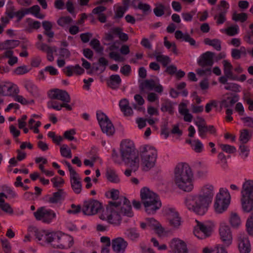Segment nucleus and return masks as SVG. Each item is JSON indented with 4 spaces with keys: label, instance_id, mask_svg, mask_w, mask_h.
I'll return each mask as SVG.
<instances>
[{
    "label": "nucleus",
    "instance_id": "1",
    "mask_svg": "<svg viewBox=\"0 0 253 253\" xmlns=\"http://www.w3.org/2000/svg\"><path fill=\"white\" fill-rule=\"evenodd\" d=\"M119 193L118 190L113 189L106 193V196L112 199L109 202L107 209L110 213L108 220L110 223L116 225L121 223L123 216L133 215L129 201L124 196H119Z\"/></svg>",
    "mask_w": 253,
    "mask_h": 253
},
{
    "label": "nucleus",
    "instance_id": "2",
    "mask_svg": "<svg viewBox=\"0 0 253 253\" xmlns=\"http://www.w3.org/2000/svg\"><path fill=\"white\" fill-rule=\"evenodd\" d=\"M173 181L176 186L183 191L190 192L193 190V174L188 164L180 163L176 165L174 170Z\"/></svg>",
    "mask_w": 253,
    "mask_h": 253
},
{
    "label": "nucleus",
    "instance_id": "3",
    "mask_svg": "<svg viewBox=\"0 0 253 253\" xmlns=\"http://www.w3.org/2000/svg\"><path fill=\"white\" fill-rule=\"evenodd\" d=\"M120 152L125 164L135 171L139 168V159L133 142L129 140L122 141L120 145Z\"/></svg>",
    "mask_w": 253,
    "mask_h": 253
},
{
    "label": "nucleus",
    "instance_id": "4",
    "mask_svg": "<svg viewBox=\"0 0 253 253\" xmlns=\"http://www.w3.org/2000/svg\"><path fill=\"white\" fill-rule=\"evenodd\" d=\"M141 202L145 211L148 214H153L162 206L158 196L147 187L143 188L140 191Z\"/></svg>",
    "mask_w": 253,
    "mask_h": 253
},
{
    "label": "nucleus",
    "instance_id": "5",
    "mask_svg": "<svg viewBox=\"0 0 253 253\" xmlns=\"http://www.w3.org/2000/svg\"><path fill=\"white\" fill-rule=\"evenodd\" d=\"M186 208L199 215L204 214L211 204L198 193L188 195L185 199Z\"/></svg>",
    "mask_w": 253,
    "mask_h": 253
},
{
    "label": "nucleus",
    "instance_id": "6",
    "mask_svg": "<svg viewBox=\"0 0 253 253\" xmlns=\"http://www.w3.org/2000/svg\"><path fill=\"white\" fill-rule=\"evenodd\" d=\"M139 89L142 94L147 95L146 99L148 102L157 103H159V95L157 93L151 91L154 90L156 92L161 94L164 90L163 86L158 82L152 79L143 81L139 85Z\"/></svg>",
    "mask_w": 253,
    "mask_h": 253
},
{
    "label": "nucleus",
    "instance_id": "7",
    "mask_svg": "<svg viewBox=\"0 0 253 253\" xmlns=\"http://www.w3.org/2000/svg\"><path fill=\"white\" fill-rule=\"evenodd\" d=\"M141 166L144 171H148L155 166L157 151L150 145H144L140 148Z\"/></svg>",
    "mask_w": 253,
    "mask_h": 253
},
{
    "label": "nucleus",
    "instance_id": "8",
    "mask_svg": "<svg viewBox=\"0 0 253 253\" xmlns=\"http://www.w3.org/2000/svg\"><path fill=\"white\" fill-rule=\"evenodd\" d=\"M231 201V196L225 188H220L216 194L213 204V208L216 213H222L228 209Z\"/></svg>",
    "mask_w": 253,
    "mask_h": 253
},
{
    "label": "nucleus",
    "instance_id": "9",
    "mask_svg": "<svg viewBox=\"0 0 253 253\" xmlns=\"http://www.w3.org/2000/svg\"><path fill=\"white\" fill-rule=\"evenodd\" d=\"M46 237V242H53L52 245L55 248L63 249L69 248L72 245V238L60 232H48Z\"/></svg>",
    "mask_w": 253,
    "mask_h": 253
},
{
    "label": "nucleus",
    "instance_id": "10",
    "mask_svg": "<svg viewBox=\"0 0 253 253\" xmlns=\"http://www.w3.org/2000/svg\"><path fill=\"white\" fill-rule=\"evenodd\" d=\"M96 116L102 131L108 136L113 135L115 129L108 117L104 113L100 111L97 112Z\"/></svg>",
    "mask_w": 253,
    "mask_h": 253
},
{
    "label": "nucleus",
    "instance_id": "11",
    "mask_svg": "<svg viewBox=\"0 0 253 253\" xmlns=\"http://www.w3.org/2000/svg\"><path fill=\"white\" fill-rule=\"evenodd\" d=\"M34 215L37 220L46 224L50 223L56 217V213L53 210L44 207L38 209L34 212Z\"/></svg>",
    "mask_w": 253,
    "mask_h": 253
},
{
    "label": "nucleus",
    "instance_id": "12",
    "mask_svg": "<svg viewBox=\"0 0 253 253\" xmlns=\"http://www.w3.org/2000/svg\"><path fill=\"white\" fill-rule=\"evenodd\" d=\"M165 214L169 225L173 229H177L181 224V219L178 212L172 208L165 210Z\"/></svg>",
    "mask_w": 253,
    "mask_h": 253
},
{
    "label": "nucleus",
    "instance_id": "13",
    "mask_svg": "<svg viewBox=\"0 0 253 253\" xmlns=\"http://www.w3.org/2000/svg\"><path fill=\"white\" fill-rule=\"evenodd\" d=\"M220 239L225 247L230 246L233 241V235L230 226L225 222L220 223L219 228Z\"/></svg>",
    "mask_w": 253,
    "mask_h": 253
},
{
    "label": "nucleus",
    "instance_id": "14",
    "mask_svg": "<svg viewBox=\"0 0 253 253\" xmlns=\"http://www.w3.org/2000/svg\"><path fill=\"white\" fill-rule=\"evenodd\" d=\"M196 225L195 226L193 233L198 239H203L209 237L212 232V229L207 222H201L196 220Z\"/></svg>",
    "mask_w": 253,
    "mask_h": 253
},
{
    "label": "nucleus",
    "instance_id": "15",
    "mask_svg": "<svg viewBox=\"0 0 253 253\" xmlns=\"http://www.w3.org/2000/svg\"><path fill=\"white\" fill-rule=\"evenodd\" d=\"M102 209L101 204L95 200H91L84 203L82 211L84 214L94 215Z\"/></svg>",
    "mask_w": 253,
    "mask_h": 253
},
{
    "label": "nucleus",
    "instance_id": "16",
    "mask_svg": "<svg viewBox=\"0 0 253 253\" xmlns=\"http://www.w3.org/2000/svg\"><path fill=\"white\" fill-rule=\"evenodd\" d=\"M19 92L17 85L11 82H2L0 83V93L3 96L12 97Z\"/></svg>",
    "mask_w": 253,
    "mask_h": 253
},
{
    "label": "nucleus",
    "instance_id": "17",
    "mask_svg": "<svg viewBox=\"0 0 253 253\" xmlns=\"http://www.w3.org/2000/svg\"><path fill=\"white\" fill-rule=\"evenodd\" d=\"M198 194L211 204L215 194L214 186L211 183H206L199 187Z\"/></svg>",
    "mask_w": 253,
    "mask_h": 253
},
{
    "label": "nucleus",
    "instance_id": "18",
    "mask_svg": "<svg viewBox=\"0 0 253 253\" xmlns=\"http://www.w3.org/2000/svg\"><path fill=\"white\" fill-rule=\"evenodd\" d=\"M238 247L240 253H250L251 245L248 236L244 233H240L237 237Z\"/></svg>",
    "mask_w": 253,
    "mask_h": 253
},
{
    "label": "nucleus",
    "instance_id": "19",
    "mask_svg": "<svg viewBox=\"0 0 253 253\" xmlns=\"http://www.w3.org/2000/svg\"><path fill=\"white\" fill-rule=\"evenodd\" d=\"M49 97L52 99H57L63 102L69 103L71 98L68 93L64 90L54 89L50 90L48 93Z\"/></svg>",
    "mask_w": 253,
    "mask_h": 253
},
{
    "label": "nucleus",
    "instance_id": "20",
    "mask_svg": "<svg viewBox=\"0 0 253 253\" xmlns=\"http://www.w3.org/2000/svg\"><path fill=\"white\" fill-rule=\"evenodd\" d=\"M171 253H188L185 244L180 240L173 239L170 243Z\"/></svg>",
    "mask_w": 253,
    "mask_h": 253
},
{
    "label": "nucleus",
    "instance_id": "21",
    "mask_svg": "<svg viewBox=\"0 0 253 253\" xmlns=\"http://www.w3.org/2000/svg\"><path fill=\"white\" fill-rule=\"evenodd\" d=\"M213 53L207 51L202 54L198 60V65L201 67L211 66L213 64Z\"/></svg>",
    "mask_w": 253,
    "mask_h": 253
},
{
    "label": "nucleus",
    "instance_id": "22",
    "mask_svg": "<svg viewBox=\"0 0 253 253\" xmlns=\"http://www.w3.org/2000/svg\"><path fill=\"white\" fill-rule=\"evenodd\" d=\"M127 246V242L121 237H118L112 241L113 250L117 253H124Z\"/></svg>",
    "mask_w": 253,
    "mask_h": 253
},
{
    "label": "nucleus",
    "instance_id": "23",
    "mask_svg": "<svg viewBox=\"0 0 253 253\" xmlns=\"http://www.w3.org/2000/svg\"><path fill=\"white\" fill-rule=\"evenodd\" d=\"M241 197L253 198V180H246L243 183L241 190Z\"/></svg>",
    "mask_w": 253,
    "mask_h": 253
},
{
    "label": "nucleus",
    "instance_id": "24",
    "mask_svg": "<svg viewBox=\"0 0 253 253\" xmlns=\"http://www.w3.org/2000/svg\"><path fill=\"white\" fill-rule=\"evenodd\" d=\"M148 227L149 229L154 230L157 234L161 235L165 232V229L157 220L153 218H148L146 219Z\"/></svg>",
    "mask_w": 253,
    "mask_h": 253
},
{
    "label": "nucleus",
    "instance_id": "25",
    "mask_svg": "<svg viewBox=\"0 0 253 253\" xmlns=\"http://www.w3.org/2000/svg\"><path fill=\"white\" fill-rule=\"evenodd\" d=\"M175 37L177 40L189 42L192 46L198 47V44L196 43L195 40L187 33L184 34L181 31L177 30L175 32Z\"/></svg>",
    "mask_w": 253,
    "mask_h": 253
},
{
    "label": "nucleus",
    "instance_id": "26",
    "mask_svg": "<svg viewBox=\"0 0 253 253\" xmlns=\"http://www.w3.org/2000/svg\"><path fill=\"white\" fill-rule=\"evenodd\" d=\"M24 86L27 91L33 96L37 97L40 95V90L37 86L31 81L25 80L23 83Z\"/></svg>",
    "mask_w": 253,
    "mask_h": 253
},
{
    "label": "nucleus",
    "instance_id": "27",
    "mask_svg": "<svg viewBox=\"0 0 253 253\" xmlns=\"http://www.w3.org/2000/svg\"><path fill=\"white\" fill-rule=\"evenodd\" d=\"M70 176L71 186L74 192L76 194L81 192L82 186L80 181V178L77 173L73 174Z\"/></svg>",
    "mask_w": 253,
    "mask_h": 253
},
{
    "label": "nucleus",
    "instance_id": "28",
    "mask_svg": "<svg viewBox=\"0 0 253 253\" xmlns=\"http://www.w3.org/2000/svg\"><path fill=\"white\" fill-rule=\"evenodd\" d=\"M178 111L179 113L183 116V120L185 122H191L192 121L193 116L190 113L186 103L181 102L179 104Z\"/></svg>",
    "mask_w": 253,
    "mask_h": 253
},
{
    "label": "nucleus",
    "instance_id": "29",
    "mask_svg": "<svg viewBox=\"0 0 253 253\" xmlns=\"http://www.w3.org/2000/svg\"><path fill=\"white\" fill-rule=\"evenodd\" d=\"M186 142L190 145L191 149L196 153H201L204 150V145L198 139H187Z\"/></svg>",
    "mask_w": 253,
    "mask_h": 253
},
{
    "label": "nucleus",
    "instance_id": "30",
    "mask_svg": "<svg viewBox=\"0 0 253 253\" xmlns=\"http://www.w3.org/2000/svg\"><path fill=\"white\" fill-rule=\"evenodd\" d=\"M241 203L244 212H250L253 210V198L241 197Z\"/></svg>",
    "mask_w": 253,
    "mask_h": 253
},
{
    "label": "nucleus",
    "instance_id": "31",
    "mask_svg": "<svg viewBox=\"0 0 253 253\" xmlns=\"http://www.w3.org/2000/svg\"><path fill=\"white\" fill-rule=\"evenodd\" d=\"M4 198H7V196L3 192L0 193V208L4 212L12 214L13 213V209L8 203L5 202Z\"/></svg>",
    "mask_w": 253,
    "mask_h": 253
},
{
    "label": "nucleus",
    "instance_id": "32",
    "mask_svg": "<svg viewBox=\"0 0 253 253\" xmlns=\"http://www.w3.org/2000/svg\"><path fill=\"white\" fill-rule=\"evenodd\" d=\"M119 106L121 111L126 116H130L133 114V110L131 107L129 105L128 101L126 99H124L120 101Z\"/></svg>",
    "mask_w": 253,
    "mask_h": 253
},
{
    "label": "nucleus",
    "instance_id": "33",
    "mask_svg": "<svg viewBox=\"0 0 253 253\" xmlns=\"http://www.w3.org/2000/svg\"><path fill=\"white\" fill-rule=\"evenodd\" d=\"M66 196V193L63 189H59L56 192L49 197L48 201L51 204H57L61 200H63Z\"/></svg>",
    "mask_w": 253,
    "mask_h": 253
},
{
    "label": "nucleus",
    "instance_id": "34",
    "mask_svg": "<svg viewBox=\"0 0 253 253\" xmlns=\"http://www.w3.org/2000/svg\"><path fill=\"white\" fill-rule=\"evenodd\" d=\"M229 222L233 228H238L242 225V220L238 213L232 212L230 214Z\"/></svg>",
    "mask_w": 253,
    "mask_h": 253
},
{
    "label": "nucleus",
    "instance_id": "35",
    "mask_svg": "<svg viewBox=\"0 0 253 253\" xmlns=\"http://www.w3.org/2000/svg\"><path fill=\"white\" fill-rule=\"evenodd\" d=\"M106 178L108 181L114 183H118L120 179L116 171L111 168H108L106 173Z\"/></svg>",
    "mask_w": 253,
    "mask_h": 253
},
{
    "label": "nucleus",
    "instance_id": "36",
    "mask_svg": "<svg viewBox=\"0 0 253 253\" xmlns=\"http://www.w3.org/2000/svg\"><path fill=\"white\" fill-rule=\"evenodd\" d=\"M19 44L18 40H6L0 43V50L11 49L18 46Z\"/></svg>",
    "mask_w": 253,
    "mask_h": 253
},
{
    "label": "nucleus",
    "instance_id": "37",
    "mask_svg": "<svg viewBox=\"0 0 253 253\" xmlns=\"http://www.w3.org/2000/svg\"><path fill=\"white\" fill-rule=\"evenodd\" d=\"M121 83V79L118 75H113L108 81V86L113 89L118 88Z\"/></svg>",
    "mask_w": 253,
    "mask_h": 253
},
{
    "label": "nucleus",
    "instance_id": "38",
    "mask_svg": "<svg viewBox=\"0 0 253 253\" xmlns=\"http://www.w3.org/2000/svg\"><path fill=\"white\" fill-rule=\"evenodd\" d=\"M40 7L38 5H35L30 8H26V13L32 14L34 15L36 17L39 19H43L44 18V15L40 13Z\"/></svg>",
    "mask_w": 253,
    "mask_h": 253
},
{
    "label": "nucleus",
    "instance_id": "39",
    "mask_svg": "<svg viewBox=\"0 0 253 253\" xmlns=\"http://www.w3.org/2000/svg\"><path fill=\"white\" fill-rule=\"evenodd\" d=\"M174 108L172 102L166 99L162 103L161 110L164 112H168L170 114L173 113Z\"/></svg>",
    "mask_w": 253,
    "mask_h": 253
},
{
    "label": "nucleus",
    "instance_id": "40",
    "mask_svg": "<svg viewBox=\"0 0 253 253\" xmlns=\"http://www.w3.org/2000/svg\"><path fill=\"white\" fill-rule=\"evenodd\" d=\"M36 46L38 49L46 53H51L53 50H57L55 46H50L45 43L39 42L36 43Z\"/></svg>",
    "mask_w": 253,
    "mask_h": 253
},
{
    "label": "nucleus",
    "instance_id": "41",
    "mask_svg": "<svg viewBox=\"0 0 253 253\" xmlns=\"http://www.w3.org/2000/svg\"><path fill=\"white\" fill-rule=\"evenodd\" d=\"M204 42L206 44L212 46L217 51L221 50V42L219 40H211L207 38L205 40Z\"/></svg>",
    "mask_w": 253,
    "mask_h": 253
},
{
    "label": "nucleus",
    "instance_id": "42",
    "mask_svg": "<svg viewBox=\"0 0 253 253\" xmlns=\"http://www.w3.org/2000/svg\"><path fill=\"white\" fill-rule=\"evenodd\" d=\"M112 32L113 34L118 36L120 40L123 42H126L128 39V35L123 32V30L120 27H116L112 29Z\"/></svg>",
    "mask_w": 253,
    "mask_h": 253
},
{
    "label": "nucleus",
    "instance_id": "43",
    "mask_svg": "<svg viewBox=\"0 0 253 253\" xmlns=\"http://www.w3.org/2000/svg\"><path fill=\"white\" fill-rule=\"evenodd\" d=\"M154 56L156 60L161 63L164 66H167L171 61L169 56L164 55L161 53H156Z\"/></svg>",
    "mask_w": 253,
    "mask_h": 253
},
{
    "label": "nucleus",
    "instance_id": "44",
    "mask_svg": "<svg viewBox=\"0 0 253 253\" xmlns=\"http://www.w3.org/2000/svg\"><path fill=\"white\" fill-rule=\"evenodd\" d=\"M246 228L249 235L253 236V212L247 219L246 222Z\"/></svg>",
    "mask_w": 253,
    "mask_h": 253
},
{
    "label": "nucleus",
    "instance_id": "45",
    "mask_svg": "<svg viewBox=\"0 0 253 253\" xmlns=\"http://www.w3.org/2000/svg\"><path fill=\"white\" fill-rule=\"evenodd\" d=\"M222 64L224 67L223 70L225 76L228 78H231L232 76V66L231 64L226 60H224L222 61Z\"/></svg>",
    "mask_w": 253,
    "mask_h": 253
},
{
    "label": "nucleus",
    "instance_id": "46",
    "mask_svg": "<svg viewBox=\"0 0 253 253\" xmlns=\"http://www.w3.org/2000/svg\"><path fill=\"white\" fill-rule=\"evenodd\" d=\"M126 236L131 240H135L139 237V233L135 228H130L125 232Z\"/></svg>",
    "mask_w": 253,
    "mask_h": 253
},
{
    "label": "nucleus",
    "instance_id": "47",
    "mask_svg": "<svg viewBox=\"0 0 253 253\" xmlns=\"http://www.w3.org/2000/svg\"><path fill=\"white\" fill-rule=\"evenodd\" d=\"M223 32H225L229 36H234L238 34L239 27L237 25L230 26L224 30H222Z\"/></svg>",
    "mask_w": 253,
    "mask_h": 253
},
{
    "label": "nucleus",
    "instance_id": "48",
    "mask_svg": "<svg viewBox=\"0 0 253 253\" xmlns=\"http://www.w3.org/2000/svg\"><path fill=\"white\" fill-rule=\"evenodd\" d=\"M196 72L198 75L201 77L208 76L211 74V68L206 67V66L197 69Z\"/></svg>",
    "mask_w": 253,
    "mask_h": 253
},
{
    "label": "nucleus",
    "instance_id": "49",
    "mask_svg": "<svg viewBox=\"0 0 253 253\" xmlns=\"http://www.w3.org/2000/svg\"><path fill=\"white\" fill-rule=\"evenodd\" d=\"M127 6L124 5V6H118L115 11L114 18L115 19H119L123 17L127 9Z\"/></svg>",
    "mask_w": 253,
    "mask_h": 253
},
{
    "label": "nucleus",
    "instance_id": "50",
    "mask_svg": "<svg viewBox=\"0 0 253 253\" xmlns=\"http://www.w3.org/2000/svg\"><path fill=\"white\" fill-rule=\"evenodd\" d=\"M226 10H223L219 12L218 14L214 16V18L216 20V23L218 25L223 24L226 20Z\"/></svg>",
    "mask_w": 253,
    "mask_h": 253
},
{
    "label": "nucleus",
    "instance_id": "51",
    "mask_svg": "<svg viewBox=\"0 0 253 253\" xmlns=\"http://www.w3.org/2000/svg\"><path fill=\"white\" fill-rule=\"evenodd\" d=\"M245 48L243 46H242L239 49H232L231 51V56L233 58L235 59H238L241 58L242 53L245 54Z\"/></svg>",
    "mask_w": 253,
    "mask_h": 253
},
{
    "label": "nucleus",
    "instance_id": "52",
    "mask_svg": "<svg viewBox=\"0 0 253 253\" xmlns=\"http://www.w3.org/2000/svg\"><path fill=\"white\" fill-rule=\"evenodd\" d=\"M219 146L221 150L228 154H233L236 152V148L234 146L228 144H221Z\"/></svg>",
    "mask_w": 253,
    "mask_h": 253
},
{
    "label": "nucleus",
    "instance_id": "53",
    "mask_svg": "<svg viewBox=\"0 0 253 253\" xmlns=\"http://www.w3.org/2000/svg\"><path fill=\"white\" fill-rule=\"evenodd\" d=\"M165 6L162 3H157L153 9L154 14L156 16L161 17L164 14Z\"/></svg>",
    "mask_w": 253,
    "mask_h": 253
},
{
    "label": "nucleus",
    "instance_id": "54",
    "mask_svg": "<svg viewBox=\"0 0 253 253\" xmlns=\"http://www.w3.org/2000/svg\"><path fill=\"white\" fill-rule=\"evenodd\" d=\"M90 44L91 46L97 52H101L103 51V48L101 46L100 42L96 39H92L90 42Z\"/></svg>",
    "mask_w": 253,
    "mask_h": 253
},
{
    "label": "nucleus",
    "instance_id": "55",
    "mask_svg": "<svg viewBox=\"0 0 253 253\" xmlns=\"http://www.w3.org/2000/svg\"><path fill=\"white\" fill-rule=\"evenodd\" d=\"M60 153L64 157L68 158L72 157L71 151L66 144L62 145L60 147Z\"/></svg>",
    "mask_w": 253,
    "mask_h": 253
},
{
    "label": "nucleus",
    "instance_id": "56",
    "mask_svg": "<svg viewBox=\"0 0 253 253\" xmlns=\"http://www.w3.org/2000/svg\"><path fill=\"white\" fill-rule=\"evenodd\" d=\"M232 19L235 21H240L241 22H244L248 19V15L245 13H234L233 14Z\"/></svg>",
    "mask_w": 253,
    "mask_h": 253
},
{
    "label": "nucleus",
    "instance_id": "57",
    "mask_svg": "<svg viewBox=\"0 0 253 253\" xmlns=\"http://www.w3.org/2000/svg\"><path fill=\"white\" fill-rule=\"evenodd\" d=\"M251 138L249 131L247 129H244L241 132L240 140L243 143H246Z\"/></svg>",
    "mask_w": 253,
    "mask_h": 253
},
{
    "label": "nucleus",
    "instance_id": "58",
    "mask_svg": "<svg viewBox=\"0 0 253 253\" xmlns=\"http://www.w3.org/2000/svg\"><path fill=\"white\" fill-rule=\"evenodd\" d=\"M240 86L238 84L233 83H228L226 84V85L224 86V88L226 90H231L235 92H239L240 91Z\"/></svg>",
    "mask_w": 253,
    "mask_h": 253
},
{
    "label": "nucleus",
    "instance_id": "59",
    "mask_svg": "<svg viewBox=\"0 0 253 253\" xmlns=\"http://www.w3.org/2000/svg\"><path fill=\"white\" fill-rule=\"evenodd\" d=\"M52 182L53 187L58 188L63 186L64 183V181L63 178L60 177H54L51 179Z\"/></svg>",
    "mask_w": 253,
    "mask_h": 253
},
{
    "label": "nucleus",
    "instance_id": "60",
    "mask_svg": "<svg viewBox=\"0 0 253 253\" xmlns=\"http://www.w3.org/2000/svg\"><path fill=\"white\" fill-rule=\"evenodd\" d=\"M71 22L72 19L69 17L66 16L60 18L57 21V23L59 25L64 27L70 24Z\"/></svg>",
    "mask_w": 253,
    "mask_h": 253
},
{
    "label": "nucleus",
    "instance_id": "61",
    "mask_svg": "<svg viewBox=\"0 0 253 253\" xmlns=\"http://www.w3.org/2000/svg\"><path fill=\"white\" fill-rule=\"evenodd\" d=\"M30 71L28 67L25 65L17 67L14 71L15 74L20 75L27 73Z\"/></svg>",
    "mask_w": 253,
    "mask_h": 253
},
{
    "label": "nucleus",
    "instance_id": "62",
    "mask_svg": "<svg viewBox=\"0 0 253 253\" xmlns=\"http://www.w3.org/2000/svg\"><path fill=\"white\" fill-rule=\"evenodd\" d=\"M81 211V207L80 205L72 204L71 208L67 211V212L70 214H76Z\"/></svg>",
    "mask_w": 253,
    "mask_h": 253
},
{
    "label": "nucleus",
    "instance_id": "63",
    "mask_svg": "<svg viewBox=\"0 0 253 253\" xmlns=\"http://www.w3.org/2000/svg\"><path fill=\"white\" fill-rule=\"evenodd\" d=\"M48 136L52 139V141L59 144L63 140V138L61 136H57L53 131H49L47 134Z\"/></svg>",
    "mask_w": 253,
    "mask_h": 253
},
{
    "label": "nucleus",
    "instance_id": "64",
    "mask_svg": "<svg viewBox=\"0 0 253 253\" xmlns=\"http://www.w3.org/2000/svg\"><path fill=\"white\" fill-rule=\"evenodd\" d=\"M70 55V52L66 48H60L59 50V56L61 58L67 59L69 58Z\"/></svg>",
    "mask_w": 253,
    "mask_h": 253
}]
</instances>
